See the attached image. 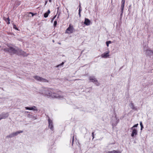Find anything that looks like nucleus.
Instances as JSON below:
<instances>
[{
    "mask_svg": "<svg viewBox=\"0 0 153 153\" xmlns=\"http://www.w3.org/2000/svg\"><path fill=\"white\" fill-rule=\"evenodd\" d=\"M59 17V15L58 16L57 18H58Z\"/></svg>",
    "mask_w": 153,
    "mask_h": 153,
    "instance_id": "38",
    "label": "nucleus"
},
{
    "mask_svg": "<svg viewBox=\"0 0 153 153\" xmlns=\"http://www.w3.org/2000/svg\"><path fill=\"white\" fill-rule=\"evenodd\" d=\"M111 41H108L107 42H106V45L107 47H108L109 46V44H111Z\"/></svg>",
    "mask_w": 153,
    "mask_h": 153,
    "instance_id": "20",
    "label": "nucleus"
},
{
    "mask_svg": "<svg viewBox=\"0 0 153 153\" xmlns=\"http://www.w3.org/2000/svg\"><path fill=\"white\" fill-rule=\"evenodd\" d=\"M5 19H4V20L6 21H7V20L8 21V22H7V23L8 24H10V19H9V18H5Z\"/></svg>",
    "mask_w": 153,
    "mask_h": 153,
    "instance_id": "22",
    "label": "nucleus"
},
{
    "mask_svg": "<svg viewBox=\"0 0 153 153\" xmlns=\"http://www.w3.org/2000/svg\"><path fill=\"white\" fill-rule=\"evenodd\" d=\"M121 13H120L123 14V10L124 9H121Z\"/></svg>",
    "mask_w": 153,
    "mask_h": 153,
    "instance_id": "30",
    "label": "nucleus"
},
{
    "mask_svg": "<svg viewBox=\"0 0 153 153\" xmlns=\"http://www.w3.org/2000/svg\"><path fill=\"white\" fill-rule=\"evenodd\" d=\"M130 107L134 110L137 111V108L134 106V104L132 102L130 103L129 104Z\"/></svg>",
    "mask_w": 153,
    "mask_h": 153,
    "instance_id": "11",
    "label": "nucleus"
},
{
    "mask_svg": "<svg viewBox=\"0 0 153 153\" xmlns=\"http://www.w3.org/2000/svg\"><path fill=\"white\" fill-rule=\"evenodd\" d=\"M74 28L73 26H71V25H69V27L67 28L65 31V33L70 34L72 33L73 32Z\"/></svg>",
    "mask_w": 153,
    "mask_h": 153,
    "instance_id": "7",
    "label": "nucleus"
},
{
    "mask_svg": "<svg viewBox=\"0 0 153 153\" xmlns=\"http://www.w3.org/2000/svg\"><path fill=\"white\" fill-rule=\"evenodd\" d=\"M141 126V130H142L143 129V125Z\"/></svg>",
    "mask_w": 153,
    "mask_h": 153,
    "instance_id": "32",
    "label": "nucleus"
},
{
    "mask_svg": "<svg viewBox=\"0 0 153 153\" xmlns=\"http://www.w3.org/2000/svg\"><path fill=\"white\" fill-rule=\"evenodd\" d=\"M64 63V62H62L61 64L59 65H57L56 67H59L60 66H62V65H63Z\"/></svg>",
    "mask_w": 153,
    "mask_h": 153,
    "instance_id": "23",
    "label": "nucleus"
},
{
    "mask_svg": "<svg viewBox=\"0 0 153 153\" xmlns=\"http://www.w3.org/2000/svg\"><path fill=\"white\" fill-rule=\"evenodd\" d=\"M1 47V46H0V47Z\"/></svg>",
    "mask_w": 153,
    "mask_h": 153,
    "instance_id": "39",
    "label": "nucleus"
},
{
    "mask_svg": "<svg viewBox=\"0 0 153 153\" xmlns=\"http://www.w3.org/2000/svg\"><path fill=\"white\" fill-rule=\"evenodd\" d=\"M17 51L16 54L19 55H22L24 56H27V54L25 52L19 49H17Z\"/></svg>",
    "mask_w": 153,
    "mask_h": 153,
    "instance_id": "6",
    "label": "nucleus"
},
{
    "mask_svg": "<svg viewBox=\"0 0 153 153\" xmlns=\"http://www.w3.org/2000/svg\"><path fill=\"white\" fill-rule=\"evenodd\" d=\"M28 14H31L32 16L33 17V16L36 15L37 14V13H32V12H29V13H28Z\"/></svg>",
    "mask_w": 153,
    "mask_h": 153,
    "instance_id": "21",
    "label": "nucleus"
},
{
    "mask_svg": "<svg viewBox=\"0 0 153 153\" xmlns=\"http://www.w3.org/2000/svg\"><path fill=\"white\" fill-rule=\"evenodd\" d=\"M79 17H81V14H80V12H79Z\"/></svg>",
    "mask_w": 153,
    "mask_h": 153,
    "instance_id": "33",
    "label": "nucleus"
},
{
    "mask_svg": "<svg viewBox=\"0 0 153 153\" xmlns=\"http://www.w3.org/2000/svg\"><path fill=\"white\" fill-rule=\"evenodd\" d=\"M89 79L91 82L95 83V84L96 85L99 86V83L98 82L97 80L94 76H89Z\"/></svg>",
    "mask_w": 153,
    "mask_h": 153,
    "instance_id": "4",
    "label": "nucleus"
},
{
    "mask_svg": "<svg viewBox=\"0 0 153 153\" xmlns=\"http://www.w3.org/2000/svg\"><path fill=\"white\" fill-rule=\"evenodd\" d=\"M107 153H120L119 151L113 150L106 152Z\"/></svg>",
    "mask_w": 153,
    "mask_h": 153,
    "instance_id": "17",
    "label": "nucleus"
},
{
    "mask_svg": "<svg viewBox=\"0 0 153 153\" xmlns=\"http://www.w3.org/2000/svg\"><path fill=\"white\" fill-rule=\"evenodd\" d=\"M140 126L143 125L142 123V122H140Z\"/></svg>",
    "mask_w": 153,
    "mask_h": 153,
    "instance_id": "34",
    "label": "nucleus"
},
{
    "mask_svg": "<svg viewBox=\"0 0 153 153\" xmlns=\"http://www.w3.org/2000/svg\"><path fill=\"white\" fill-rule=\"evenodd\" d=\"M146 51V54L149 56L153 55V51L151 50H147Z\"/></svg>",
    "mask_w": 153,
    "mask_h": 153,
    "instance_id": "13",
    "label": "nucleus"
},
{
    "mask_svg": "<svg viewBox=\"0 0 153 153\" xmlns=\"http://www.w3.org/2000/svg\"><path fill=\"white\" fill-rule=\"evenodd\" d=\"M91 23L90 21L88 19L85 18L84 24L86 25H89Z\"/></svg>",
    "mask_w": 153,
    "mask_h": 153,
    "instance_id": "14",
    "label": "nucleus"
},
{
    "mask_svg": "<svg viewBox=\"0 0 153 153\" xmlns=\"http://www.w3.org/2000/svg\"><path fill=\"white\" fill-rule=\"evenodd\" d=\"M27 117L28 118H31L33 120H35L36 119V118L34 116L30 114H28L27 115Z\"/></svg>",
    "mask_w": 153,
    "mask_h": 153,
    "instance_id": "16",
    "label": "nucleus"
},
{
    "mask_svg": "<svg viewBox=\"0 0 153 153\" xmlns=\"http://www.w3.org/2000/svg\"><path fill=\"white\" fill-rule=\"evenodd\" d=\"M81 9H80V8L79 9V12H81Z\"/></svg>",
    "mask_w": 153,
    "mask_h": 153,
    "instance_id": "36",
    "label": "nucleus"
},
{
    "mask_svg": "<svg viewBox=\"0 0 153 153\" xmlns=\"http://www.w3.org/2000/svg\"><path fill=\"white\" fill-rule=\"evenodd\" d=\"M138 123L134 125V126H133V127H137L138 126Z\"/></svg>",
    "mask_w": 153,
    "mask_h": 153,
    "instance_id": "28",
    "label": "nucleus"
},
{
    "mask_svg": "<svg viewBox=\"0 0 153 153\" xmlns=\"http://www.w3.org/2000/svg\"><path fill=\"white\" fill-rule=\"evenodd\" d=\"M6 50L8 52L13 54H16V52L17 51V49L14 48L12 47H10L7 48H6Z\"/></svg>",
    "mask_w": 153,
    "mask_h": 153,
    "instance_id": "5",
    "label": "nucleus"
},
{
    "mask_svg": "<svg viewBox=\"0 0 153 153\" xmlns=\"http://www.w3.org/2000/svg\"><path fill=\"white\" fill-rule=\"evenodd\" d=\"M109 52L107 53H104L103 54L101 55V56L102 58H106L109 56Z\"/></svg>",
    "mask_w": 153,
    "mask_h": 153,
    "instance_id": "15",
    "label": "nucleus"
},
{
    "mask_svg": "<svg viewBox=\"0 0 153 153\" xmlns=\"http://www.w3.org/2000/svg\"><path fill=\"white\" fill-rule=\"evenodd\" d=\"M9 114L8 113H2L1 114H0V120H1L2 119H5L7 118Z\"/></svg>",
    "mask_w": 153,
    "mask_h": 153,
    "instance_id": "8",
    "label": "nucleus"
},
{
    "mask_svg": "<svg viewBox=\"0 0 153 153\" xmlns=\"http://www.w3.org/2000/svg\"><path fill=\"white\" fill-rule=\"evenodd\" d=\"M56 15L54 16L53 17V18L51 20V22H52L54 20V19H55V18H56Z\"/></svg>",
    "mask_w": 153,
    "mask_h": 153,
    "instance_id": "27",
    "label": "nucleus"
},
{
    "mask_svg": "<svg viewBox=\"0 0 153 153\" xmlns=\"http://www.w3.org/2000/svg\"><path fill=\"white\" fill-rule=\"evenodd\" d=\"M39 93L43 96L48 97H51L59 99H62L64 97L63 93L59 92L57 94H55L53 93L51 91V89L50 88H42L40 90Z\"/></svg>",
    "mask_w": 153,
    "mask_h": 153,
    "instance_id": "1",
    "label": "nucleus"
},
{
    "mask_svg": "<svg viewBox=\"0 0 153 153\" xmlns=\"http://www.w3.org/2000/svg\"><path fill=\"white\" fill-rule=\"evenodd\" d=\"M137 134V129L134 128L133 129L132 133L131 134V136L132 137H134L135 135H136Z\"/></svg>",
    "mask_w": 153,
    "mask_h": 153,
    "instance_id": "12",
    "label": "nucleus"
},
{
    "mask_svg": "<svg viewBox=\"0 0 153 153\" xmlns=\"http://www.w3.org/2000/svg\"><path fill=\"white\" fill-rule=\"evenodd\" d=\"M25 108L26 110H33L34 111H38V109H37V108L35 106H33L31 107H25Z\"/></svg>",
    "mask_w": 153,
    "mask_h": 153,
    "instance_id": "10",
    "label": "nucleus"
},
{
    "mask_svg": "<svg viewBox=\"0 0 153 153\" xmlns=\"http://www.w3.org/2000/svg\"><path fill=\"white\" fill-rule=\"evenodd\" d=\"M50 13V11L49 10H48L47 12L45 13L44 14V16L45 18H47L48 17L49 14Z\"/></svg>",
    "mask_w": 153,
    "mask_h": 153,
    "instance_id": "18",
    "label": "nucleus"
},
{
    "mask_svg": "<svg viewBox=\"0 0 153 153\" xmlns=\"http://www.w3.org/2000/svg\"><path fill=\"white\" fill-rule=\"evenodd\" d=\"M125 3V0H122L121 9H124Z\"/></svg>",
    "mask_w": 153,
    "mask_h": 153,
    "instance_id": "19",
    "label": "nucleus"
},
{
    "mask_svg": "<svg viewBox=\"0 0 153 153\" xmlns=\"http://www.w3.org/2000/svg\"><path fill=\"white\" fill-rule=\"evenodd\" d=\"M74 135L73 136V138H72V145H73V142H74Z\"/></svg>",
    "mask_w": 153,
    "mask_h": 153,
    "instance_id": "29",
    "label": "nucleus"
},
{
    "mask_svg": "<svg viewBox=\"0 0 153 153\" xmlns=\"http://www.w3.org/2000/svg\"><path fill=\"white\" fill-rule=\"evenodd\" d=\"M123 14H121V13H120V20H121L122 18V16H123Z\"/></svg>",
    "mask_w": 153,
    "mask_h": 153,
    "instance_id": "26",
    "label": "nucleus"
},
{
    "mask_svg": "<svg viewBox=\"0 0 153 153\" xmlns=\"http://www.w3.org/2000/svg\"><path fill=\"white\" fill-rule=\"evenodd\" d=\"M33 78H34L36 81L40 82H48V81L45 79L43 78L42 77L37 76H33Z\"/></svg>",
    "mask_w": 153,
    "mask_h": 153,
    "instance_id": "2",
    "label": "nucleus"
},
{
    "mask_svg": "<svg viewBox=\"0 0 153 153\" xmlns=\"http://www.w3.org/2000/svg\"><path fill=\"white\" fill-rule=\"evenodd\" d=\"M57 24V21H55L54 22L53 25L54 27H55Z\"/></svg>",
    "mask_w": 153,
    "mask_h": 153,
    "instance_id": "25",
    "label": "nucleus"
},
{
    "mask_svg": "<svg viewBox=\"0 0 153 153\" xmlns=\"http://www.w3.org/2000/svg\"><path fill=\"white\" fill-rule=\"evenodd\" d=\"M48 122L49 124L48 127L52 131L53 130V125L52 121L50 119H48Z\"/></svg>",
    "mask_w": 153,
    "mask_h": 153,
    "instance_id": "9",
    "label": "nucleus"
},
{
    "mask_svg": "<svg viewBox=\"0 0 153 153\" xmlns=\"http://www.w3.org/2000/svg\"><path fill=\"white\" fill-rule=\"evenodd\" d=\"M134 127H133V126L132 127H131V130H132V131H133V129H134Z\"/></svg>",
    "mask_w": 153,
    "mask_h": 153,
    "instance_id": "35",
    "label": "nucleus"
},
{
    "mask_svg": "<svg viewBox=\"0 0 153 153\" xmlns=\"http://www.w3.org/2000/svg\"><path fill=\"white\" fill-rule=\"evenodd\" d=\"M23 132L22 131H17L16 132H13L7 136V137L12 138L17 135L19 134L22 133Z\"/></svg>",
    "mask_w": 153,
    "mask_h": 153,
    "instance_id": "3",
    "label": "nucleus"
},
{
    "mask_svg": "<svg viewBox=\"0 0 153 153\" xmlns=\"http://www.w3.org/2000/svg\"><path fill=\"white\" fill-rule=\"evenodd\" d=\"M53 42H54V40H53Z\"/></svg>",
    "mask_w": 153,
    "mask_h": 153,
    "instance_id": "37",
    "label": "nucleus"
},
{
    "mask_svg": "<svg viewBox=\"0 0 153 153\" xmlns=\"http://www.w3.org/2000/svg\"><path fill=\"white\" fill-rule=\"evenodd\" d=\"M92 137H93V139L94 138V132H93L92 133Z\"/></svg>",
    "mask_w": 153,
    "mask_h": 153,
    "instance_id": "31",
    "label": "nucleus"
},
{
    "mask_svg": "<svg viewBox=\"0 0 153 153\" xmlns=\"http://www.w3.org/2000/svg\"><path fill=\"white\" fill-rule=\"evenodd\" d=\"M13 27L16 30H18L17 27L16 25H13Z\"/></svg>",
    "mask_w": 153,
    "mask_h": 153,
    "instance_id": "24",
    "label": "nucleus"
}]
</instances>
